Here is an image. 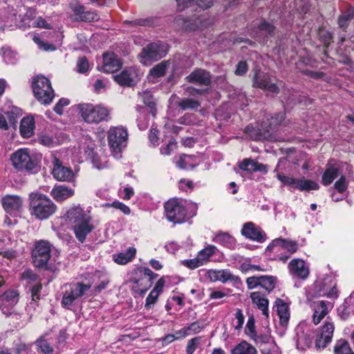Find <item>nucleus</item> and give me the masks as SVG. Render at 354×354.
I'll return each mask as SVG.
<instances>
[{"label": "nucleus", "mask_w": 354, "mask_h": 354, "mask_svg": "<svg viewBox=\"0 0 354 354\" xmlns=\"http://www.w3.org/2000/svg\"><path fill=\"white\" fill-rule=\"evenodd\" d=\"M66 221L72 226L77 239L83 243L94 227L91 224L90 212L80 205L70 207L64 215Z\"/></svg>", "instance_id": "1"}, {"label": "nucleus", "mask_w": 354, "mask_h": 354, "mask_svg": "<svg viewBox=\"0 0 354 354\" xmlns=\"http://www.w3.org/2000/svg\"><path fill=\"white\" fill-rule=\"evenodd\" d=\"M29 200L30 214L37 219H47L56 212L55 204L43 194L32 192L29 195Z\"/></svg>", "instance_id": "2"}, {"label": "nucleus", "mask_w": 354, "mask_h": 354, "mask_svg": "<svg viewBox=\"0 0 354 354\" xmlns=\"http://www.w3.org/2000/svg\"><path fill=\"white\" fill-rule=\"evenodd\" d=\"M77 110L87 124H98L111 119V111L102 104L82 103L77 105Z\"/></svg>", "instance_id": "3"}, {"label": "nucleus", "mask_w": 354, "mask_h": 354, "mask_svg": "<svg viewBox=\"0 0 354 354\" xmlns=\"http://www.w3.org/2000/svg\"><path fill=\"white\" fill-rule=\"evenodd\" d=\"M128 133L122 127H113L108 131V142L111 153L115 158H121V153L127 147Z\"/></svg>", "instance_id": "4"}, {"label": "nucleus", "mask_w": 354, "mask_h": 354, "mask_svg": "<svg viewBox=\"0 0 354 354\" xmlns=\"http://www.w3.org/2000/svg\"><path fill=\"white\" fill-rule=\"evenodd\" d=\"M32 88L37 100L42 104L52 102L55 94L51 84L48 78L43 75H37L33 78Z\"/></svg>", "instance_id": "5"}, {"label": "nucleus", "mask_w": 354, "mask_h": 354, "mask_svg": "<svg viewBox=\"0 0 354 354\" xmlns=\"http://www.w3.org/2000/svg\"><path fill=\"white\" fill-rule=\"evenodd\" d=\"M157 274L148 268H140L136 270L131 279L132 290L139 295L145 294L152 286Z\"/></svg>", "instance_id": "6"}, {"label": "nucleus", "mask_w": 354, "mask_h": 354, "mask_svg": "<svg viewBox=\"0 0 354 354\" xmlns=\"http://www.w3.org/2000/svg\"><path fill=\"white\" fill-rule=\"evenodd\" d=\"M167 52L168 46L166 44L161 41L151 43L142 48L139 55L140 62L143 65L149 66L165 56Z\"/></svg>", "instance_id": "7"}, {"label": "nucleus", "mask_w": 354, "mask_h": 354, "mask_svg": "<svg viewBox=\"0 0 354 354\" xmlns=\"http://www.w3.org/2000/svg\"><path fill=\"white\" fill-rule=\"evenodd\" d=\"M13 167L19 171L32 172L37 167L36 158L31 156L27 149H20L11 156Z\"/></svg>", "instance_id": "8"}, {"label": "nucleus", "mask_w": 354, "mask_h": 354, "mask_svg": "<svg viewBox=\"0 0 354 354\" xmlns=\"http://www.w3.org/2000/svg\"><path fill=\"white\" fill-rule=\"evenodd\" d=\"M167 218L174 223H182L186 221L187 209L179 199L171 198L164 205Z\"/></svg>", "instance_id": "9"}, {"label": "nucleus", "mask_w": 354, "mask_h": 354, "mask_svg": "<svg viewBox=\"0 0 354 354\" xmlns=\"http://www.w3.org/2000/svg\"><path fill=\"white\" fill-rule=\"evenodd\" d=\"M91 288V285L82 282L71 283L66 286V290L63 293L62 305L63 307L71 309L74 301L82 297Z\"/></svg>", "instance_id": "10"}, {"label": "nucleus", "mask_w": 354, "mask_h": 354, "mask_svg": "<svg viewBox=\"0 0 354 354\" xmlns=\"http://www.w3.org/2000/svg\"><path fill=\"white\" fill-rule=\"evenodd\" d=\"M51 257V245L46 241H39L35 244L32 252L34 265L37 268H46Z\"/></svg>", "instance_id": "11"}, {"label": "nucleus", "mask_w": 354, "mask_h": 354, "mask_svg": "<svg viewBox=\"0 0 354 354\" xmlns=\"http://www.w3.org/2000/svg\"><path fill=\"white\" fill-rule=\"evenodd\" d=\"M70 9L73 12L71 17L75 21L86 22L96 21L99 16L95 12L85 11V8L80 5L77 1H72L70 3Z\"/></svg>", "instance_id": "12"}, {"label": "nucleus", "mask_w": 354, "mask_h": 354, "mask_svg": "<svg viewBox=\"0 0 354 354\" xmlns=\"http://www.w3.org/2000/svg\"><path fill=\"white\" fill-rule=\"evenodd\" d=\"M276 283L277 279L272 276L250 277L246 279L248 289L251 290L259 287L268 293L275 288Z\"/></svg>", "instance_id": "13"}, {"label": "nucleus", "mask_w": 354, "mask_h": 354, "mask_svg": "<svg viewBox=\"0 0 354 354\" xmlns=\"http://www.w3.org/2000/svg\"><path fill=\"white\" fill-rule=\"evenodd\" d=\"M2 205L6 213L17 216L23 207V200L17 195H7L2 198Z\"/></svg>", "instance_id": "14"}, {"label": "nucleus", "mask_w": 354, "mask_h": 354, "mask_svg": "<svg viewBox=\"0 0 354 354\" xmlns=\"http://www.w3.org/2000/svg\"><path fill=\"white\" fill-rule=\"evenodd\" d=\"M335 326L333 322H326L317 335L315 346L317 348H324L332 340Z\"/></svg>", "instance_id": "15"}, {"label": "nucleus", "mask_w": 354, "mask_h": 354, "mask_svg": "<svg viewBox=\"0 0 354 354\" xmlns=\"http://www.w3.org/2000/svg\"><path fill=\"white\" fill-rule=\"evenodd\" d=\"M52 162L53 165L52 174L56 180L71 181L73 179V171L71 168L62 165V162L57 157L53 156Z\"/></svg>", "instance_id": "16"}, {"label": "nucleus", "mask_w": 354, "mask_h": 354, "mask_svg": "<svg viewBox=\"0 0 354 354\" xmlns=\"http://www.w3.org/2000/svg\"><path fill=\"white\" fill-rule=\"evenodd\" d=\"M241 234L245 238L259 243H263L266 240V233L251 222L244 224L241 230Z\"/></svg>", "instance_id": "17"}, {"label": "nucleus", "mask_w": 354, "mask_h": 354, "mask_svg": "<svg viewBox=\"0 0 354 354\" xmlns=\"http://www.w3.org/2000/svg\"><path fill=\"white\" fill-rule=\"evenodd\" d=\"M253 84L254 86L267 91L272 93H279V88L278 86L272 83L269 75L266 74L256 73L253 78Z\"/></svg>", "instance_id": "18"}, {"label": "nucleus", "mask_w": 354, "mask_h": 354, "mask_svg": "<svg viewBox=\"0 0 354 354\" xmlns=\"http://www.w3.org/2000/svg\"><path fill=\"white\" fill-rule=\"evenodd\" d=\"M290 273L301 279H306L309 275V268L300 259H294L288 264Z\"/></svg>", "instance_id": "19"}, {"label": "nucleus", "mask_w": 354, "mask_h": 354, "mask_svg": "<svg viewBox=\"0 0 354 354\" xmlns=\"http://www.w3.org/2000/svg\"><path fill=\"white\" fill-rule=\"evenodd\" d=\"M187 82L201 86H209L211 84L210 73L204 69L196 68L186 77Z\"/></svg>", "instance_id": "20"}, {"label": "nucleus", "mask_w": 354, "mask_h": 354, "mask_svg": "<svg viewBox=\"0 0 354 354\" xmlns=\"http://www.w3.org/2000/svg\"><path fill=\"white\" fill-rule=\"evenodd\" d=\"M208 277L212 281H221L225 283L228 281H237L239 277L234 275L229 270H210L207 272Z\"/></svg>", "instance_id": "21"}, {"label": "nucleus", "mask_w": 354, "mask_h": 354, "mask_svg": "<svg viewBox=\"0 0 354 354\" xmlns=\"http://www.w3.org/2000/svg\"><path fill=\"white\" fill-rule=\"evenodd\" d=\"M239 168L248 173H253L255 171H261L266 174L268 171V167L266 165L259 163L255 160L250 158L243 159L239 165Z\"/></svg>", "instance_id": "22"}, {"label": "nucleus", "mask_w": 354, "mask_h": 354, "mask_svg": "<svg viewBox=\"0 0 354 354\" xmlns=\"http://www.w3.org/2000/svg\"><path fill=\"white\" fill-rule=\"evenodd\" d=\"M121 67V62L114 53L104 54L103 56L102 70L105 73H114Z\"/></svg>", "instance_id": "23"}, {"label": "nucleus", "mask_w": 354, "mask_h": 354, "mask_svg": "<svg viewBox=\"0 0 354 354\" xmlns=\"http://www.w3.org/2000/svg\"><path fill=\"white\" fill-rule=\"evenodd\" d=\"M115 81L122 86H133L136 84L134 72L131 69H124L113 76Z\"/></svg>", "instance_id": "24"}, {"label": "nucleus", "mask_w": 354, "mask_h": 354, "mask_svg": "<svg viewBox=\"0 0 354 354\" xmlns=\"http://www.w3.org/2000/svg\"><path fill=\"white\" fill-rule=\"evenodd\" d=\"M330 305L329 302L326 303L324 301H318L313 303V321L315 324H318L328 313V306Z\"/></svg>", "instance_id": "25"}, {"label": "nucleus", "mask_w": 354, "mask_h": 354, "mask_svg": "<svg viewBox=\"0 0 354 354\" xmlns=\"http://www.w3.org/2000/svg\"><path fill=\"white\" fill-rule=\"evenodd\" d=\"M274 307L279 315L281 324L286 325L290 319V310L288 304L283 299L278 298L274 302Z\"/></svg>", "instance_id": "26"}, {"label": "nucleus", "mask_w": 354, "mask_h": 354, "mask_svg": "<svg viewBox=\"0 0 354 354\" xmlns=\"http://www.w3.org/2000/svg\"><path fill=\"white\" fill-rule=\"evenodd\" d=\"M75 194L73 189L68 188L64 185L55 186L50 192L51 196L57 201H63L71 196Z\"/></svg>", "instance_id": "27"}, {"label": "nucleus", "mask_w": 354, "mask_h": 354, "mask_svg": "<svg viewBox=\"0 0 354 354\" xmlns=\"http://www.w3.org/2000/svg\"><path fill=\"white\" fill-rule=\"evenodd\" d=\"M176 3L179 11H183L194 4H196L202 9L209 8L213 4L212 0H176Z\"/></svg>", "instance_id": "28"}, {"label": "nucleus", "mask_w": 354, "mask_h": 354, "mask_svg": "<svg viewBox=\"0 0 354 354\" xmlns=\"http://www.w3.org/2000/svg\"><path fill=\"white\" fill-rule=\"evenodd\" d=\"M250 298L252 301V303L262 311V314L266 317H268V299L263 297L259 292H252L250 294Z\"/></svg>", "instance_id": "29"}, {"label": "nucleus", "mask_w": 354, "mask_h": 354, "mask_svg": "<svg viewBox=\"0 0 354 354\" xmlns=\"http://www.w3.org/2000/svg\"><path fill=\"white\" fill-rule=\"evenodd\" d=\"M35 120L31 116L24 118L20 123V133L24 138H30L33 135Z\"/></svg>", "instance_id": "30"}, {"label": "nucleus", "mask_w": 354, "mask_h": 354, "mask_svg": "<svg viewBox=\"0 0 354 354\" xmlns=\"http://www.w3.org/2000/svg\"><path fill=\"white\" fill-rule=\"evenodd\" d=\"M136 254V249L133 247L129 248L126 251L113 255V260L120 265H125L131 261Z\"/></svg>", "instance_id": "31"}, {"label": "nucleus", "mask_w": 354, "mask_h": 354, "mask_svg": "<svg viewBox=\"0 0 354 354\" xmlns=\"http://www.w3.org/2000/svg\"><path fill=\"white\" fill-rule=\"evenodd\" d=\"M283 161V160L282 159L279 160L277 165L276 166L275 169H274V173L277 174V179L281 183H282L283 185H288L290 187L297 188L298 179L295 178L293 177L288 176L285 175L284 174L279 172V169L280 165L282 163Z\"/></svg>", "instance_id": "32"}, {"label": "nucleus", "mask_w": 354, "mask_h": 354, "mask_svg": "<svg viewBox=\"0 0 354 354\" xmlns=\"http://www.w3.org/2000/svg\"><path fill=\"white\" fill-rule=\"evenodd\" d=\"M245 132L249 135L250 138L254 140L268 139L270 136V133L268 129L262 131L259 128H254L250 126L245 127Z\"/></svg>", "instance_id": "33"}, {"label": "nucleus", "mask_w": 354, "mask_h": 354, "mask_svg": "<svg viewBox=\"0 0 354 354\" xmlns=\"http://www.w3.org/2000/svg\"><path fill=\"white\" fill-rule=\"evenodd\" d=\"M214 241L230 249H234L236 247L234 238L228 233L220 232L217 234L214 239Z\"/></svg>", "instance_id": "34"}, {"label": "nucleus", "mask_w": 354, "mask_h": 354, "mask_svg": "<svg viewBox=\"0 0 354 354\" xmlns=\"http://www.w3.org/2000/svg\"><path fill=\"white\" fill-rule=\"evenodd\" d=\"M270 246L281 247L282 248L286 249L291 254L295 253L298 250V245L295 241L284 239L282 238L273 240Z\"/></svg>", "instance_id": "35"}, {"label": "nucleus", "mask_w": 354, "mask_h": 354, "mask_svg": "<svg viewBox=\"0 0 354 354\" xmlns=\"http://www.w3.org/2000/svg\"><path fill=\"white\" fill-rule=\"evenodd\" d=\"M17 302V294L14 290H9L0 296V308L10 307Z\"/></svg>", "instance_id": "36"}, {"label": "nucleus", "mask_w": 354, "mask_h": 354, "mask_svg": "<svg viewBox=\"0 0 354 354\" xmlns=\"http://www.w3.org/2000/svg\"><path fill=\"white\" fill-rule=\"evenodd\" d=\"M169 66V61H163L156 64L150 70L149 77L150 78H158L163 77L166 74V71Z\"/></svg>", "instance_id": "37"}, {"label": "nucleus", "mask_w": 354, "mask_h": 354, "mask_svg": "<svg viewBox=\"0 0 354 354\" xmlns=\"http://www.w3.org/2000/svg\"><path fill=\"white\" fill-rule=\"evenodd\" d=\"M338 176V169L333 167L329 166L326 171H324L322 182L324 185L328 186L332 183L335 178H336Z\"/></svg>", "instance_id": "38"}, {"label": "nucleus", "mask_w": 354, "mask_h": 354, "mask_svg": "<svg viewBox=\"0 0 354 354\" xmlns=\"http://www.w3.org/2000/svg\"><path fill=\"white\" fill-rule=\"evenodd\" d=\"M232 354H257L256 348L246 342L239 344L232 351Z\"/></svg>", "instance_id": "39"}, {"label": "nucleus", "mask_w": 354, "mask_h": 354, "mask_svg": "<svg viewBox=\"0 0 354 354\" xmlns=\"http://www.w3.org/2000/svg\"><path fill=\"white\" fill-rule=\"evenodd\" d=\"M297 188L301 192L317 190L319 188V185L311 180H307L302 178L298 179Z\"/></svg>", "instance_id": "40"}, {"label": "nucleus", "mask_w": 354, "mask_h": 354, "mask_svg": "<svg viewBox=\"0 0 354 354\" xmlns=\"http://www.w3.org/2000/svg\"><path fill=\"white\" fill-rule=\"evenodd\" d=\"M35 344L38 351L42 353L43 354H51L53 352V348L51 345V343L47 339H46L44 336L39 338L36 341Z\"/></svg>", "instance_id": "41"}, {"label": "nucleus", "mask_w": 354, "mask_h": 354, "mask_svg": "<svg viewBox=\"0 0 354 354\" xmlns=\"http://www.w3.org/2000/svg\"><path fill=\"white\" fill-rule=\"evenodd\" d=\"M334 354H354L349 344L344 339H339L334 346Z\"/></svg>", "instance_id": "42"}, {"label": "nucleus", "mask_w": 354, "mask_h": 354, "mask_svg": "<svg viewBox=\"0 0 354 354\" xmlns=\"http://www.w3.org/2000/svg\"><path fill=\"white\" fill-rule=\"evenodd\" d=\"M354 17V8H349L338 18V24L341 28L346 29L351 19Z\"/></svg>", "instance_id": "43"}, {"label": "nucleus", "mask_w": 354, "mask_h": 354, "mask_svg": "<svg viewBox=\"0 0 354 354\" xmlns=\"http://www.w3.org/2000/svg\"><path fill=\"white\" fill-rule=\"evenodd\" d=\"M216 250V248L214 245H208L203 250H201L197 257L200 259V261L202 262V264L204 263V262H206L209 260V257L215 254Z\"/></svg>", "instance_id": "44"}, {"label": "nucleus", "mask_w": 354, "mask_h": 354, "mask_svg": "<svg viewBox=\"0 0 354 354\" xmlns=\"http://www.w3.org/2000/svg\"><path fill=\"white\" fill-rule=\"evenodd\" d=\"M178 106L183 110L197 109L200 106L198 101L192 98H184L178 102Z\"/></svg>", "instance_id": "45"}, {"label": "nucleus", "mask_w": 354, "mask_h": 354, "mask_svg": "<svg viewBox=\"0 0 354 354\" xmlns=\"http://www.w3.org/2000/svg\"><path fill=\"white\" fill-rule=\"evenodd\" d=\"M285 119V113L280 112L272 115L270 121V127H275L281 124Z\"/></svg>", "instance_id": "46"}, {"label": "nucleus", "mask_w": 354, "mask_h": 354, "mask_svg": "<svg viewBox=\"0 0 354 354\" xmlns=\"http://www.w3.org/2000/svg\"><path fill=\"white\" fill-rule=\"evenodd\" d=\"M201 341V337H196L188 341L186 347L187 354H193Z\"/></svg>", "instance_id": "47"}, {"label": "nucleus", "mask_w": 354, "mask_h": 354, "mask_svg": "<svg viewBox=\"0 0 354 354\" xmlns=\"http://www.w3.org/2000/svg\"><path fill=\"white\" fill-rule=\"evenodd\" d=\"M245 333L250 337H254L256 335L255 331V322L254 319L251 317L248 319L246 327H245Z\"/></svg>", "instance_id": "48"}, {"label": "nucleus", "mask_w": 354, "mask_h": 354, "mask_svg": "<svg viewBox=\"0 0 354 354\" xmlns=\"http://www.w3.org/2000/svg\"><path fill=\"white\" fill-rule=\"evenodd\" d=\"M77 71L80 73H85L88 71L89 64L85 57H80L77 62Z\"/></svg>", "instance_id": "49"}, {"label": "nucleus", "mask_w": 354, "mask_h": 354, "mask_svg": "<svg viewBox=\"0 0 354 354\" xmlns=\"http://www.w3.org/2000/svg\"><path fill=\"white\" fill-rule=\"evenodd\" d=\"M334 187L338 192H344L348 187V183L346 180L345 176H342L340 178L335 182Z\"/></svg>", "instance_id": "50"}, {"label": "nucleus", "mask_w": 354, "mask_h": 354, "mask_svg": "<svg viewBox=\"0 0 354 354\" xmlns=\"http://www.w3.org/2000/svg\"><path fill=\"white\" fill-rule=\"evenodd\" d=\"M204 327L205 326L203 324L198 321H196L189 324L187 328L188 332L190 333V334H197L200 333L204 328Z\"/></svg>", "instance_id": "51"}, {"label": "nucleus", "mask_w": 354, "mask_h": 354, "mask_svg": "<svg viewBox=\"0 0 354 354\" xmlns=\"http://www.w3.org/2000/svg\"><path fill=\"white\" fill-rule=\"evenodd\" d=\"M235 319L236 324L234 325V328L239 330L242 328L244 323V316L240 309H237L235 313Z\"/></svg>", "instance_id": "52"}, {"label": "nucleus", "mask_w": 354, "mask_h": 354, "mask_svg": "<svg viewBox=\"0 0 354 354\" xmlns=\"http://www.w3.org/2000/svg\"><path fill=\"white\" fill-rule=\"evenodd\" d=\"M259 31L262 35H271L274 32V26L264 21L260 24Z\"/></svg>", "instance_id": "53"}, {"label": "nucleus", "mask_w": 354, "mask_h": 354, "mask_svg": "<svg viewBox=\"0 0 354 354\" xmlns=\"http://www.w3.org/2000/svg\"><path fill=\"white\" fill-rule=\"evenodd\" d=\"M21 278L24 280L28 281L29 283L36 281L38 276L33 272L31 270H26L21 274Z\"/></svg>", "instance_id": "54"}, {"label": "nucleus", "mask_w": 354, "mask_h": 354, "mask_svg": "<svg viewBox=\"0 0 354 354\" xmlns=\"http://www.w3.org/2000/svg\"><path fill=\"white\" fill-rule=\"evenodd\" d=\"M69 104V100L66 98H62L59 100V102L55 105L54 111L59 115H62L63 113V108Z\"/></svg>", "instance_id": "55"}, {"label": "nucleus", "mask_w": 354, "mask_h": 354, "mask_svg": "<svg viewBox=\"0 0 354 354\" xmlns=\"http://www.w3.org/2000/svg\"><path fill=\"white\" fill-rule=\"evenodd\" d=\"M158 297L159 295L154 291H151L146 299L145 308H150L156 302Z\"/></svg>", "instance_id": "56"}, {"label": "nucleus", "mask_w": 354, "mask_h": 354, "mask_svg": "<svg viewBox=\"0 0 354 354\" xmlns=\"http://www.w3.org/2000/svg\"><path fill=\"white\" fill-rule=\"evenodd\" d=\"M176 148V142L174 140H170L165 147L160 149V152L163 155H169Z\"/></svg>", "instance_id": "57"}, {"label": "nucleus", "mask_w": 354, "mask_h": 354, "mask_svg": "<svg viewBox=\"0 0 354 354\" xmlns=\"http://www.w3.org/2000/svg\"><path fill=\"white\" fill-rule=\"evenodd\" d=\"M248 70V66L247 63L244 61L239 62L237 65L235 70V74L236 75H244Z\"/></svg>", "instance_id": "58"}, {"label": "nucleus", "mask_w": 354, "mask_h": 354, "mask_svg": "<svg viewBox=\"0 0 354 354\" xmlns=\"http://www.w3.org/2000/svg\"><path fill=\"white\" fill-rule=\"evenodd\" d=\"M252 269L256 270H263L259 266L252 265L248 262H243L240 266V270L242 272H247Z\"/></svg>", "instance_id": "59"}, {"label": "nucleus", "mask_w": 354, "mask_h": 354, "mask_svg": "<svg viewBox=\"0 0 354 354\" xmlns=\"http://www.w3.org/2000/svg\"><path fill=\"white\" fill-rule=\"evenodd\" d=\"M254 341H255L256 343L259 344H266L270 340V336L267 334H258L256 333V335L254 337H250Z\"/></svg>", "instance_id": "60"}, {"label": "nucleus", "mask_w": 354, "mask_h": 354, "mask_svg": "<svg viewBox=\"0 0 354 354\" xmlns=\"http://www.w3.org/2000/svg\"><path fill=\"white\" fill-rule=\"evenodd\" d=\"M111 206L115 207V208H116V209H120L124 214H127V215L129 214L130 212H131L130 208L127 205H126L124 203H122L121 202H119V201L113 202L111 204Z\"/></svg>", "instance_id": "61"}, {"label": "nucleus", "mask_w": 354, "mask_h": 354, "mask_svg": "<svg viewBox=\"0 0 354 354\" xmlns=\"http://www.w3.org/2000/svg\"><path fill=\"white\" fill-rule=\"evenodd\" d=\"M185 265L191 268V269H195L201 266H202V262L200 261L198 257H197L194 259L187 260L185 261Z\"/></svg>", "instance_id": "62"}, {"label": "nucleus", "mask_w": 354, "mask_h": 354, "mask_svg": "<svg viewBox=\"0 0 354 354\" xmlns=\"http://www.w3.org/2000/svg\"><path fill=\"white\" fill-rule=\"evenodd\" d=\"M41 289V284L40 283H38L32 287L31 295H32V299L33 301L39 299V293Z\"/></svg>", "instance_id": "63"}, {"label": "nucleus", "mask_w": 354, "mask_h": 354, "mask_svg": "<svg viewBox=\"0 0 354 354\" xmlns=\"http://www.w3.org/2000/svg\"><path fill=\"white\" fill-rule=\"evenodd\" d=\"M320 37L322 39L325 46H328L332 40V34L328 31H322L320 32Z\"/></svg>", "instance_id": "64"}]
</instances>
